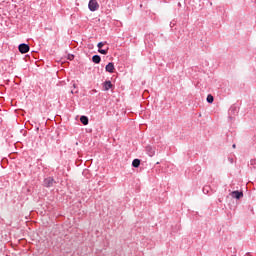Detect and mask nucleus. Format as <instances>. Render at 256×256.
I'll use <instances>...</instances> for the list:
<instances>
[{"mask_svg": "<svg viewBox=\"0 0 256 256\" xmlns=\"http://www.w3.org/2000/svg\"><path fill=\"white\" fill-rule=\"evenodd\" d=\"M88 9H90V11H97L99 9V3L97 0H90L88 3Z\"/></svg>", "mask_w": 256, "mask_h": 256, "instance_id": "f257e3e1", "label": "nucleus"}, {"mask_svg": "<svg viewBox=\"0 0 256 256\" xmlns=\"http://www.w3.org/2000/svg\"><path fill=\"white\" fill-rule=\"evenodd\" d=\"M18 49L20 51V53L25 54V53H29V45L22 43L18 46Z\"/></svg>", "mask_w": 256, "mask_h": 256, "instance_id": "f03ea898", "label": "nucleus"}, {"mask_svg": "<svg viewBox=\"0 0 256 256\" xmlns=\"http://www.w3.org/2000/svg\"><path fill=\"white\" fill-rule=\"evenodd\" d=\"M54 183L55 179H53V177H48L44 179V187H53Z\"/></svg>", "mask_w": 256, "mask_h": 256, "instance_id": "7ed1b4c3", "label": "nucleus"}, {"mask_svg": "<svg viewBox=\"0 0 256 256\" xmlns=\"http://www.w3.org/2000/svg\"><path fill=\"white\" fill-rule=\"evenodd\" d=\"M230 195L233 199H241L243 197V192L236 190L232 191Z\"/></svg>", "mask_w": 256, "mask_h": 256, "instance_id": "20e7f679", "label": "nucleus"}, {"mask_svg": "<svg viewBox=\"0 0 256 256\" xmlns=\"http://www.w3.org/2000/svg\"><path fill=\"white\" fill-rule=\"evenodd\" d=\"M106 71L108 73H113L115 71V64H113V62H109L107 65H106Z\"/></svg>", "mask_w": 256, "mask_h": 256, "instance_id": "39448f33", "label": "nucleus"}, {"mask_svg": "<svg viewBox=\"0 0 256 256\" xmlns=\"http://www.w3.org/2000/svg\"><path fill=\"white\" fill-rule=\"evenodd\" d=\"M111 87H113V84L111 83V81L104 82L105 91H109V89H111Z\"/></svg>", "mask_w": 256, "mask_h": 256, "instance_id": "423d86ee", "label": "nucleus"}, {"mask_svg": "<svg viewBox=\"0 0 256 256\" xmlns=\"http://www.w3.org/2000/svg\"><path fill=\"white\" fill-rule=\"evenodd\" d=\"M80 121L84 125H89V118L87 116H81Z\"/></svg>", "mask_w": 256, "mask_h": 256, "instance_id": "0eeeda50", "label": "nucleus"}, {"mask_svg": "<svg viewBox=\"0 0 256 256\" xmlns=\"http://www.w3.org/2000/svg\"><path fill=\"white\" fill-rule=\"evenodd\" d=\"M92 61H93V63H96V64L101 63V56H99V55H94V56L92 57Z\"/></svg>", "mask_w": 256, "mask_h": 256, "instance_id": "6e6552de", "label": "nucleus"}, {"mask_svg": "<svg viewBox=\"0 0 256 256\" xmlns=\"http://www.w3.org/2000/svg\"><path fill=\"white\" fill-rule=\"evenodd\" d=\"M146 151H147L149 157H153V155H155V150L153 148H151L150 146H148L146 148Z\"/></svg>", "mask_w": 256, "mask_h": 256, "instance_id": "1a4fd4ad", "label": "nucleus"}, {"mask_svg": "<svg viewBox=\"0 0 256 256\" xmlns=\"http://www.w3.org/2000/svg\"><path fill=\"white\" fill-rule=\"evenodd\" d=\"M139 165H141V160H139V159H134V160L132 161V167L137 168V167H139Z\"/></svg>", "mask_w": 256, "mask_h": 256, "instance_id": "9d476101", "label": "nucleus"}, {"mask_svg": "<svg viewBox=\"0 0 256 256\" xmlns=\"http://www.w3.org/2000/svg\"><path fill=\"white\" fill-rule=\"evenodd\" d=\"M108 51H109V48L106 49V50L105 49H99L98 50V52L101 53V55H107Z\"/></svg>", "mask_w": 256, "mask_h": 256, "instance_id": "9b49d317", "label": "nucleus"}, {"mask_svg": "<svg viewBox=\"0 0 256 256\" xmlns=\"http://www.w3.org/2000/svg\"><path fill=\"white\" fill-rule=\"evenodd\" d=\"M213 101H214L213 95L209 94V95L207 96V102H208V103H213Z\"/></svg>", "mask_w": 256, "mask_h": 256, "instance_id": "f8f14e48", "label": "nucleus"}, {"mask_svg": "<svg viewBox=\"0 0 256 256\" xmlns=\"http://www.w3.org/2000/svg\"><path fill=\"white\" fill-rule=\"evenodd\" d=\"M203 193L205 195L209 194V186H206V187L203 188Z\"/></svg>", "mask_w": 256, "mask_h": 256, "instance_id": "ddd939ff", "label": "nucleus"}, {"mask_svg": "<svg viewBox=\"0 0 256 256\" xmlns=\"http://www.w3.org/2000/svg\"><path fill=\"white\" fill-rule=\"evenodd\" d=\"M106 42H99L97 47L98 49H101L104 45H105Z\"/></svg>", "mask_w": 256, "mask_h": 256, "instance_id": "4468645a", "label": "nucleus"}, {"mask_svg": "<svg viewBox=\"0 0 256 256\" xmlns=\"http://www.w3.org/2000/svg\"><path fill=\"white\" fill-rule=\"evenodd\" d=\"M250 165H256V160L255 159L250 160Z\"/></svg>", "mask_w": 256, "mask_h": 256, "instance_id": "2eb2a0df", "label": "nucleus"}, {"mask_svg": "<svg viewBox=\"0 0 256 256\" xmlns=\"http://www.w3.org/2000/svg\"><path fill=\"white\" fill-rule=\"evenodd\" d=\"M235 147H236L235 144H233V148H234V149H235Z\"/></svg>", "mask_w": 256, "mask_h": 256, "instance_id": "dca6fc26", "label": "nucleus"}]
</instances>
